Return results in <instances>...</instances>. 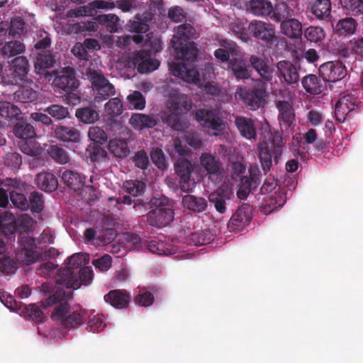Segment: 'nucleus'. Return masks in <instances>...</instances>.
Wrapping results in <instances>:
<instances>
[{
  "label": "nucleus",
  "instance_id": "obj_1",
  "mask_svg": "<svg viewBox=\"0 0 363 363\" xmlns=\"http://www.w3.org/2000/svg\"><path fill=\"white\" fill-rule=\"evenodd\" d=\"M94 274H55L54 280L47 281L40 287L45 296H49L39 303L43 308L54 306L51 318L60 323L64 328H72L82 325L87 318L85 309L71 311L69 301L72 298V291L82 284L89 285Z\"/></svg>",
  "mask_w": 363,
  "mask_h": 363
},
{
  "label": "nucleus",
  "instance_id": "obj_2",
  "mask_svg": "<svg viewBox=\"0 0 363 363\" xmlns=\"http://www.w3.org/2000/svg\"><path fill=\"white\" fill-rule=\"evenodd\" d=\"M196 34L195 29L190 24H183L177 27L171 43L175 50V61L169 62L171 65L176 63L191 65L196 58L198 50L195 44L190 41Z\"/></svg>",
  "mask_w": 363,
  "mask_h": 363
},
{
  "label": "nucleus",
  "instance_id": "obj_3",
  "mask_svg": "<svg viewBox=\"0 0 363 363\" xmlns=\"http://www.w3.org/2000/svg\"><path fill=\"white\" fill-rule=\"evenodd\" d=\"M169 153L172 159L175 160V170L179 177V185L182 190L185 192L192 191L196 185L195 179L191 175L194 165L184 158V156L190 154V150L177 138Z\"/></svg>",
  "mask_w": 363,
  "mask_h": 363
},
{
  "label": "nucleus",
  "instance_id": "obj_4",
  "mask_svg": "<svg viewBox=\"0 0 363 363\" xmlns=\"http://www.w3.org/2000/svg\"><path fill=\"white\" fill-rule=\"evenodd\" d=\"M192 107V103L184 94L174 91L169 96L167 109L162 118L164 123L178 131H184L188 128L186 121L182 119V115Z\"/></svg>",
  "mask_w": 363,
  "mask_h": 363
},
{
  "label": "nucleus",
  "instance_id": "obj_5",
  "mask_svg": "<svg viewBox=\"0 0 363 363\" xmlns=\"http://www.w3.org/2000/svg\"><path fill=\"white\" fill-rule=\"evenodd\" d=\"M206 72L203 74L202 79L199 77L198 71L192 66V64L187 66L179 63L171 65L172 74L188 83H193L199 86H204L206 91L211 94H216L219 92V89L215 84L206 82L208 78H211L213 74V67L211 64H208L206 67Z\"/></svg>",
  "mask_w": 363,
  "mask_h": 363
},
{
  "label": "nucleus",
  "instance_id": "obj_6",
  "mask_svg": "<svg viewBox=\"0 0 363 363\" xmlns=\"http://www.w3.org/2000/svg\"><path fill=\"white\" fill-rule=\"evenodd\" d=\"M263 142L259 147V157L264 170H269L272 165V154L277 160L281 154V138L279 133H273L269 125L265 122L262 125Z\"/></svg>",
  "mask_w": 363,
  "mask_h": 363
},
{
  "label": "nucleus",
  "instance_id": "obj_7",
  "mask_svg": "<svg viewBox=\"0 0 363 363\" xmlns=\"http://www.w3.org/2000/svg\"><path fill=\"white\" fill-rule=\"evenodd\" d=\"M22 249L17 252L18 262L11 259L9 257L0 258V272H13L18 269L19 264L28 265L38 259V253L35 250L36 242L29 236L22 238L21 240Z\"/></svg>",
  "mask_w": 363,
  "mask_h": 363
},
{
  "label": "nucleus",
  "instance_id": "obj_8",
  "mask_svg": "<svg viewBox=\"0 0 363 363\" xmlns=\"http://www.w3.org/2000/svg\"><path fill=\"white\" fill-rule=\"evenodd\" d=\"M150 206L153 209L147 216L150 225L162 228L172 222L174 212L172 202L169 199L153 198L150 201Z\"/></svg>",
  "mask_w": 363,
  "mask_h": 363
},
{
  "label": "nucleus",
  "instance_id": "obj_9",
  "mask_svg": "<svg viewBox=\"0 0 363 363\" xmlns=\"http://www.w3.org/2000/svg\"><path fill=\"white\" fill-rule=\"evenodd\" d=\"M86 75L91 82L96 102L103 101L115 94L114 86L105 78L101 71L89 69Z\"/></svg>",
  "mask_w": 363,
  "mask_h": 363
},
{
  "label": "nucleus",
  "instance_id": "obj_10",
  "mask_svg": "<svg viewBox=\"0 0 363 363\" xmlns=\"http://www.w3.org/2000/svg\"><path fill=\"white\" fill-rule=\"evenodd\" d=\"M195 117L201 125L213 131V135H220L228 126L218 111L200 109L196 111Z\"/></svg>",
  "mask_w": 363,
  "mask_h": 363
},
{
  "label": "nucleus",
  "instance_id": "obj_11",
  "mask_svg": "<svg viewBox=\"0 0 363 363\" xmlns=\"http://www.w3.org/2000/svg\"><path fill=\"white\" fill-rule=\"evenodd\" d=\"M235 96L238 99L242 100L244 103L252 110H255L262 106L266 97V84L258 82L254 91L249 92L242 88L238 89Z\"/></svg>",
  "mask_w": 363,
  "mask_h": 363
},
{
  "label": "nucleus",
  "instance_id": "obj_12",
  "mask_svg": "<svg viewBox=\"0 0 363 363\" xmlns=\"http://www.w3.org/2000/svg\"><path fill=\"white\" fill-rule=\"evenodd\" d=\"M55 75L52 84L65 91H71L79 86L72 68L65 67L58 71L52 72V76Z\"/></svg>",
  "mask_w": 363,
  "mask_h": 363
},
{
  "label": "nucleus",
  "instance_id": "obj_13",
  "mask_svg": "<svg viewBox=\"0 0 363 363\" xmlns=\"http://www.w3.org/2000/svg\"><path fill=\"white\" fill-rule=\"evenodd\" d=\"M319 72L325 81L335 82L346 76L347 69L341 62L331 61L321 65Z\"/></svg>",
  "mask_w": 363,
  "mask_h": 363
},
{
  "label": "nucleus",
  "instance_id": "obj_14",
  "mask_svg": "<svg viewBox=\"0 0 363 363\" xmlns=\"http://www.w3.org/2000/svg\"><path fill=\"white\" fill-rule=\"evenodd\" d=\"M358 102L357 91L344 95L335 104V116L337 121L344 122L349 113L354 109Z\"/></svg>",
  "mask_w": 363,
  "mask_h": 363
},
{
  "label": "nucleus",
  "instance_id": "obj_15",
  "mask_svg": "<svg viewBox=\"0 0 363 363\" xmlns=\"http://www.w3.org/2000/svg\"><path fill=\"white\" fill-rule=\"evenodd\" d=\"M55 62V57L50 51L39 52L35 60V70L38 74H42L48 81L52 79V72L46 70L52 67Z\"/></svg>",
  "mask_w": 363,
  "mask_h": 363
},
{
  "label": "nucleus",
  "instance_id": "obj_16",
  "mask_svg": "<svg viewBox=\"0 0 363 363\" xmlns=\"http://www.w3.org/2000/svg\"><path fill=\"white\" fill-rule=\"evenodd\" d=\"M133 63L138 67V72L141 73L153 72L160 65V62L152 58L147 50L137 52L133 57Z\"/></svg>",
  "mask_w": 363,
  "mask_h": 363
},
{
  "label": "nucleus",
  "instance_id": "obj_17",
  "mask_svg": "<svg viewBox=\"0 0 363 363\" xmlns=\"http://www.w3.org/2000/svg\"><path fill=\"white\" fill-rule=\"evenodd\" d=\"M233 184L229 182L225 185H223L217 191L211 193L208 199L210 202L214 203L215 208L219 213H224L225 211L226 201L230 199L232 194Z\"/></svg>",
  "mask_w": 363,
  "mask_h": 363
},
{
  "label": "nucleus",
  "instance_id": "obj_18",
  "mask_svg": "<svg viewBox=\"0 0 363 363\" xmlns=\"http://www.w3.org/2000/svg\"><path fill=\"white\" fill-rule=\"evenodd\" d=\"M200 164L213 182H217L222 178L220 164L214 156L207 153L203 154L200 157Z\"/></svg>",
  "mask_w": 363,
  "mask_h": 363
},
{
  "label": "nucleus",
  "instance_id": "obj_19",
  "mask_svg": "<svg viewBox=\"0 0 363 363\" xmlns=\"http://www.w3.org/2000/svg\"><path fill=\"white\" fill-rule=\"evenodd\" d=\"M247 27L255 38L262 40L269 41L274 36V29L270 23L261 21H254Z\"/></svg>",
  "mask_w": 363,
  "mask_h": 363
},
{
  "label": "nucleus",
  "instance_id": "obj_20",
  "mask_svg": "<svg viewBox=\"0 0 363 363\" xmlns=\"http://www.w3.org/2000/svg\"><path fill=\"white\" fill-rule=\"evenodd\" d=\"M277 67L280 77L285 83L293 84L298 82L299 74L296 67L292 62L282 60L277 63Z\"/></svg>",
  "mask_w": 363,
  "mask_h": 363
},
{
  "label": "nucleus",
  "instance_id": "obj_21",
  "mask_svg": "<svg viewBox=\"0 0 363 363\" xmlns=\"http://www.w3.org/2000/svg\"><path fill=\"white\" fill-rule=\"evenodd\" d=\"M130 300V296L125 290H111L104 296V301L118 309L127 308Z\"/></svg>",
  "mask_w": 363,
  "mask_h": 363
},
{
  "label": "nucleus",
  "instance_id": "obj_22",
  "mask_svg": "<svg viewBox=\"0 0 363 363\" xmlns=\"http://www.w3.org/2000/svg\"><path fill=\"white\" fill-rule=\"evenodd\" d=\"M116 6L115 4L111 1H106L102 0H96L89 3L86 6L79 7L74 11L76 16H91L98 9L111 10Z\"/></svg>",
  "mask_w": 363,
  "mask_h": 363
},
{
  "label": "nucleus",
  "instance_id": "obj_23",
  "mask_svg": "<svg viewBox=\"0 0 363 363\" xmlns=\"http://www.w3.org/2000/svg\"><path fill=\"white\" fill-rule=\"evenodd\" d=\"M286 99L287 101H279L277 103V108L279 110V118L286 125H289L294 119V112L289 100L292 99V94L286 91Z\"/></svg>",
  "mask_w": 363,
  "mask_h": 363
},
{
  "label": "nucleus",
  "instance_id": "obj_24",
  "mask_svg": "<svg viewBox=\"0 0 363 363\" xmlns=\"http://www.w3.org/2000/svg\"><path fill=\"white\" fill-rule=\"evenodd\" d=\"M235 123L240 135L243 138L247 140L255 138L257 132L252 120L242 116H238L235 118Z\"/></svg>",
  "mask_w": 363,
  "mask_h": 363
},
{
  "label": "nucleus",
  "instance_id": "obj_25",
  "mask_svg": "<svg viewBox=\"0 0 363 363\" xmlns=\"http://www.w3.org/2000/svg\"><path fill=\"white\" fill-rule=\"evenodd\" d=\"M357 26L355 20L352 18H345L333 26V30L339 36L347 37L354 34Z\"/></svg>",
  "mask_w": 363,
  "mask_h": 363
},
{
  "label": "nucleus",
  "instance_id": "obj_26",
  "mask_svg": "<svg viewBox=\"0 0 363 363\" xmlns=\"http://www.w3.org/2000/svg\"><path fill=\"white\" fill-rule=\"evenodd\" d=\"M282 34L291 38H297L301 35V23L295 18L284 20L280 25Z\"/></svg>",
  "mask_w": 363,
  "mask_h": 363
},
{
  "label": "nucleus",
  "instance_id": "obj_27",
  "mask_svg": "<svg viewBox=\"0 0 363 363\" xmlns=\"http://www.w3.org/2000/svg\"><path fill=\"white\" fill-rule=\"evenodd\" d=\"M147 247L150 252L158 255H169L180 253L177 246L156 240L150 241Z\"/></svg>",
  "mask_w": 363,
  "mask_h": 363
},
{
  "label": "nucleus",
  "instance_id": "obj_28",
  "mask_svg": "<svg viewBox=\"0 0 363 363\" xmlns=\"http://www.w3.org/2000/svg\"><path fill=\"white\" fill-rule=\"evenodd\" d=\"M247 10L255 16H267L273 11V6L268 0H250Z\"/></svg>",
  "mask_w": 363,
  "mask_h": 363
},
{
  "label": "nucleus",
  "instance_id": "obj_29",
  "mask_svg": "<svg viewBox=\"0 0 363 363\" xmlns=\"http://www.w3.org/2000/svg\"><path fill=\"white\" fill-rule=\"evenodd\" d=\"M317 138V135L313 129H310L307 133H306L303 137L296 136L293 138V146L297 147L294 150L295 152H297L298 155H302L307 151L306 144H312L313 143Z\"/></svg>",
  "mask_w": 363,
  "mask_h": 363
},
{
  "label": "nucleus",
  "instance_id": "obj_30",
  "mask_svg": "<svg viewBox=\"0 0 363 363\" xmlns=\"http://www.w3.org/2000/svg\"><path fill=\"white\" fill-rule=\"evenodd\" d=\"M55 134L57 138L63 142L78 143L80 140L79 132L72 127L58 125L55 130Z\"/></svg>",
  "mask_w": 363,
  "mask_h": 363
},
{
  "label": "nucleus",
  "instance_id": "obj_31",
  "mask_svg": "<svg viewBox=\"0 0 363 363\" xmlns=\"http://www.w3.org/2000/svg\"><path fill=\"white\" fill-rule=\"evenodd\" d=\"M302 85L311 94H320L325 89V84L317 76L310 74L302 79Z\"/></svg>",
  "mask_w": 363,
  "mask_h": 363
},
{
  "label": "nucleus",
  "instance_id": "obj_32",
  "mask_svg": "<svg viewBox=\"0 0 363 363\" xmlns=\"http://www.w3.org/2000/svg\"><path fill=\"white\" fill-rule=\"evenodd\" d=\"M36 184L38 186L45 191H53L57 187V180L51 173L42 172L37 175Z\"/></svg>",
  "mask_w": 363,
  "mask_h": 363
},
{
  "label": "nucleus",
  "instance_id": "obj_33",
  "mask_svg": "<svg viewBox=\"0 0 363 363\" xmlns=\"http://www.w3.org/2000/svg\"><path fill=\"white\" fill-rule=\"evenodd\" d=\"M250 62L260 77L264 80L269 81L272 78V69L262 58L252 55Z\"/></svg>",
  "mask_w": 363,
  "mask_h": 363
},
{
  "label": "nucleus",
  "instance_id": "obj_34",
  "mask_svg": "<svg viewBox=\"0 0 363 363\" xmlns=\"http://www.w3.org/2000/svg\"><path fill=\"white\" fill-rule=\"evenodd\" d=\"M119 243L128 250H138L142 248L143 240L136 234L125 233L119 238Z\"/></svg>",
  "mask_w": 363,
  "mask_h": 363
},
{
  "label": "nucleus",
  "instance_id": "obj_35",
  "mask_svg": "<svg viewBox=\"0 0 363 363\" xmlns=\"http://www.w3.org/2000/svg\"><path fill=\"white\" fill-rule=\"evenodd\" d=\"M311 11L316 18L324 20L330 14V1L329 0H315L311 6Z\"/></svg>",
  "mask_w": 363,
  "mask_h": 363
},
{
  "label": "nucleus",
  "instance_id": "obj_36",
  "mask_svg": "<svg viewBox=\"0 0 363 363\" xmlns=\"http://www.w3.org/2000/svg\"><path fill=\"white\" fill-rule=\"evenodd\" d=\"M182 205L189 210L195 212H202L206 210L207 202L203 198L189 194L183 197Z\"/></svg>",
  "mask_w": 363,
  "mask_h": 363
},
{
  "label": "nucleus",
  "instance_id": "obj_37",
  "mask_svg": "<svg viewBox=\"0 0 363 363\" xmlns=\"http://www.w3.org/2000/svg\"><path fill=\"white\" fill-rule=\"evenodd\" d=\"M89 262V256L86 253H76L72 255L67 262V268L69 270L79 269L83 272Z\"/></svg>",
  "mask_w": 363,
  "mask_h": 363
},
{
  "label": "nucleus",
  "instance_id": "obj_38",
  "mask_svg": "<svg viewBox=\"0 0 363 363\" xmlns=\"http://www.w3.org/2000/svg\"><path fill=\"white\" fill-rule=\"evenodd\" d=\"M130 125L135 129L152 128L156 125L155 119L141 113H135L130 118Z\"/></svg>",
  "mask_w": 363,
  "mask_h": 363
},
{
  "label": "nucleus",
  "instance_id": "obj_39",
  "mask_svg": "<svg viewBox=\"0 0 363 363\" xmlns=\"http://www.w3.org/2000/svg\"><path fill=\"white\" fill-rule=\"evenodd\" d=\"M17 229V223L12 213L5 212L0 215V230L5 235L13 234Z\"/></svg>",
  "mask_w": 363,
  "mask_h": 363
},
{
  "label": "nucleus",
  "instance_id": "obj_40",
  "mask_svg": "<svg viewBox=\"0 0 363 363\" xmlns=\"http://www.w3.org/2000/svg\"><path fill=\"white\" fill-rule=\"evenodd\" d=\"M11 67L15 77L20 81L24 79L28 72V61L25 57H18L11 62Z\"/></svg>",
  "mask_w": 363,
  "mask_h": 363
},
{
  "label": "nucleus",
  "instance_id": "obj_41",
  "mask_svg": "<svg viewBox=\"0 0 363 363\" xmlns=\"http://www.w3.org/2000/svg\"><path fill=\"white\" fill-rule=\"evenodd\" d=\"M108 150L115 157L121 158L127 157L130 152L127 142L120 138L110 140Z\"/></svg>",
  "mask_w": 363,
  "mask_h": 363
},
{
  "label": "nucleus",
  "instance_id": "obj_42",
  "mask_svg": "<svg viewBox=\"0 0 363 363\" xmlns=\"http://www.w3.org/2000/svg\"><path fill=\"white\" fill-rule=\"evenodd\" d=\"M16 137L25 139H31L35 135L33 127L23 120H19L13 130Z\"/></svg>",
  "mask_w": 363,
  "mask_h": 363
},
{
  "label": "nucleus",
  "instance_id": "obj_43",
  "mask_svg": "<svg viewBox=\"0 0 363 363\" xmlns=\"http://www.w3.org/2000/svg\"><path fill=\"white\" fill-rule=\"evenodd\" d=\"M76 117L84 123H94L99 119V113L91 107L78 108L75 113Z\"/></svg>",
  "mask_w": 363,
  "mask_h": 363
},
{
  "label": "nucleus",
  "instance_id": "obj_44",
  "mask_svg": "<svg viewBox=\"0 0 363 363\" xmlns=\"http://www.w3.org/2000/svg\"><path fill=\"white\" fill-rule=\"evenodd\" d=\"M212 237L213 235L208 232L191 233L187 235L186 242L188 245L200 246L210 243L213 240Z\"/></svg>",
  "mask_w": 363,
  "mask_h": 363
},
{
  "label": "nucleus",
  "instance_id": "obj_45",
  "mask_svg": "<svg viewBox=\"0 0 363 363\" xmlns=\"http://www.w3.org/2000/svg\"><path fill=\"white\" fill-rule=\"evenodd\" d=\"M97 21L104 25L110 33H115L120 26L119 18L113 13L99 15L96 18Z\"/></svg>",
  "mask_w": 363,
  "mask_h": 363
},
{
  "label": "nucleus",
  "instance_id": "obj_46",
  "mask_svg": "<svg viewBox=\"0 0 363 363\" xmlns=\"http://www.w3.org/2000/svg\"><path fill=\"white\" fill-rule=\"evenodd\" d=\"M25 49L24 45L20 41H9L1 48V53L4 57H11L23 53Z\"/></svg>",
  "mask_w": 363,
  "mask_h": 363
},
{
  "label": "nucleus",
  "instance_id": "obj_47",
  "mask_svg": "<svg viewBox=\"0 0 363 363\" xmlns=\"http://www.w3.org/2000/svg\"><path fill=\"white\" fill-rule=\"evenodd\" d=\"M61 178L65 184L74 189H78L82 184H87L85 178L82 179L77 173L69 170L65 171Z\"/></svg>",
  "mask_w": 363,
  "mask_h": 363
},
{
  "label": "nucleus",
  "instance_id": "obj_48",
  "mask_svg": "<svg viewBox=\"0 0 363 363\" xmlns=\"http://www.w3.org/2000/svg\"><path fill=\"white\" fill-rule=\"evenodd\" d=\"M14 99L21 103L33 101L38 98V93L28 86H23L14 93Z\"/></svg>",
  "mask_w": 363,
  "mask_h": 363
},
{
  "label": "nucleus",
  "instance_id": "obj_49",
  "mask_svg": "<svg viewBox=\"0 0 363 363\" xmlns=\"http://www.w3.org/2000/svg\"><path fill=\"white\" fill-rule=\"evenodd\" d=\"M138 292L134 297L135 303L143 307L152 306L155 300L153 294L145 288H138Z\"/></svg>",
  "mask_w": 363,
  "mask_h": 363
},
{
  "label": "nucleus",
  "instance_id": "obj_50",
  "mask_svg": "<svg viewBox=\"0 0 363 363\" xmlns=\"http://www.w3.org/2000/svg\"><path fill=\"white\" fill-rule=\"evenodd\" d=\"M21 150L28 155H39L43 152V147L31 139L23 140L19 144Z\"/></svg>",
  "mask_w": 363,
  "mask_h": 363
},
{
  "label": "nucleus",
  "instance_id": "obj_51",
  "mask_svg": "<svg viewBox=\"0 0 363 363\" xmlns=\"http://www.w3.org/2000/svg\"><path fill=\"white\" fill-rule=\"evenodd\" d=\"M145 187V183L139 180H129L123 184L125 191L133 196H141Z\"/></svg>",
  "mask_w": 363,
  "mask_h": 363
},
{
  "label": "nucleus",
  "instance_id": "obj_52",
  "mask_svg": "<svg viewBox=\"0 0 363 363\" xmlns=\"http://www.w3.org/2000/svg\"><path fill=\"white\" fill-rule=\"evenodd\" d=\"M273 18L276 21L291 17L294 15L293 10L284 1L279 2L273 9Z\"/></svg>",
  "mask_w": 363,
  "mask_h": 363
},
{
  "label": "nucleus",
  "instance_id": "obj_53",
  "mask_svg": "<svg viewBox=\"0 0 363 363\" xmlns=\"http://www.w3.org/2000/svg\"><path fill=\"white\" fill-rule=\"evenodd\" d=\"M229 67L238 79H247L250 77V72L245 62L241 60H231Z\"/></svg>",
  "mask_w": 363,
  "mask_h": 363
},
{
  "label": "nucleus",
  "instance_id": "obj_54",
  "mask_svg": "<svg viewBox=\"0 0 363 363\" xmlns=\"http://www.w3.org/2000/svg\"><path fill=\"white\" fill-rule=\"evenodd\" d=\"M50 116L57 120H62L69 116L68 109L58 104H53L45 110Z\"/></svg>",
  "mask_w": 363,
  "mask_h": 363
},
{
  "label": "nucleus",
  "instance_id": "obj_55",
  "mask_svg": "<svg viewBox=\"0 0 363 363\" xmlns=\"http://www.w3.org/2000/svg\"><path fill=\"white\" fill-rule=\"evenodd\" d=\"M50 157L56 162L60 164H66L69 162V158L66 151L57 145L50 147L48 150Z\"/></svg>",
  "mask_w": 363,
  "mask_h": 363
},
{
  "label": "nucleus",
  "instance_id": "obj_56",
  "mask_svg": "<svg viewBox=\"0 0 363 363\" xmlns=\"http://www.w3.org/2000/svg\"><path fill=\"white\" fill-rule=\"evenodd\" d=\"M286 201V196L282 193L275 192L274 195L270 196L269 203L267 204L269 209L266 207L264 208V212L268 213L272 212L276 208L283 206Z\"/></svg>",
  "mask_w": 363,
  "mask_h": 363
},
{
  "label": "nucleus",
  "instance_id": "obj_57",
  "mask_svg": "<svg viewBox=\"0 0 363 363\" xmlns=\"http://www.w3.org/2000/svg\"><path fill=\"white\" fill-rule=\"evenodd\" d=\"M104 110L111 116H118L123 111V105L119 99L113 98L105 104Z\"/></svg>",
  "mask_w": 363,
  "mask_h": 363
},
{
  "label": "nucleus",
  "instance_id": "obj_58",
  "mask_svg": "<svg viewBox=\"0 0 363 363\" xmlns=\"http://www.w3.org/2000/svg\"><path fill=\"white\" fill-rule=\"evenodd\" d=\"M20 109L9 102L0 101V115L5 118H13L19 115Z\"/></svg>",
  "mask_w": 363,
  "mask_h": 363
},
{
  "label": "nucleus",
  "instance_id": "obj_59",
  "mask_svg": "<svg viewBox=\"0 0 363 363\" xmlns=\"http://www.w3.org/2000/svg\"><path fill=\"white\" fill-rule=\"evenodd\" d=\"M88 136L91 140L99 144H103L107 140L106 132L99 126L90 127Z\"/></svg>",
  "mask_w": 363,
  "mask_h": 363
},
{
  "label": "nucleus",
  "instance_id": "obj_60",
  "mask_svg": "<svg viewBox=\"0 0 363 363\" xmlns=\"http://www.w3.org/2000/svg\"><path fill=\"white\" fill-rule=\"evenodd\" d=\"M247 23L238 20L231 23V29L234 34L243 42H247L249 37L246 32Z\"/></svg>",
  "mask_w": 363,
  "mask_h": 363
},
{
  "label": "nucleus",
  "instance_id": "obj_61",
  "mask_svg": "<svg viewBox=\"0 0 363 363\" xmlns=\"http://www.w3.org/2000/svg\"><path fill=\"white\" fill-rule=\"evenodd\" d=\"M323 29L319 26H310L305 31V37L311 42H318L324 39Z\"/></svg>",
  "mask_w": 363,
  "mask_h": 363
},
{
  "label": "nucleus",
  "instance_id": "obj_62",
  "mask_svg": "<svg viewBox=\"0 0 363 363\" xmlns=\"http://www.w3.org/2000/svg\"><path fill=\"white\" fill-rule=\"evenodd\" d=\"M130 108L141 110L145 108V100L142 94L138 91H133L127 97Z\"/></svg>",
  "mask_w": 363,
  "mask_h": 363
},
{
  "label": "nucleus",
  "instance_id": "obj_63",
  "mask_svg": "<svg viewBox=\"0 0 363 363\" xmlns=\"http://www.w3.org/2000/svg\"><path fill=\"white\" fill-rule=\"evenodd\" d=\"M340 4L354 14L363 13V0H340Z\"/></svg>",
  "mask_w": 363,
  "mask_h": 363
},
{
  "label": "nucleus",
  "instance_id": "obj_64",
  "mask_svg": "<svg viewBox=\"0 0 363 363\" xmlns=\"http://www.w3.org/2000/svg\"><path fill=\"white\" fill-rule=\"evenodd\" d=\"M92 264L95 269L101 272H107L110 269L112 265L111 257L108 255H104L101 257L94 259Z\"/></svg>",
  "mask_w": 363,
  "mask_h": 363
}]
</instances>
